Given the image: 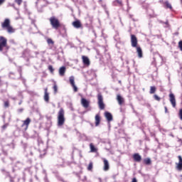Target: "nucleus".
<instances>
[{
  "label": "nucleus",
  "mask_w": 182,
  "mask_h": 182,
  "mask_svg": "<svg viewBox=\"0 0 182 182\" xmlns=\"http://www.w3.org/2000/svg\"><path fill=\"white\" fill-rule=\"evenodd\" d=\"M1 28L3 29H6L8 33H14L15 29L11 26V20L9 18H6L4 21L1 23Z\"/></svg>",
  "instance_id": "obj_1"
},
{
  "label": "nucleus",
  "mask_w": 182,
  "mask_h": 182,
  "mask_svg": "<svg viewBox=\"0 0 182 182\" xmlns=\"http://www.w3.org/2000/svg\"><path fill=\"white\" fill-rule=\"evenodd\" d=\"M65 110L63 108H61L58 112V126L60 127L65 124Z\"/></svg>",
  "instance_id": "obj_2"
},
{
  "label": "nucleus",
  "mask_w": 182,
  "mask_h": 182,
  "mask_svg": "<svg viewBox=\"0 0 182 182\" xmlns=\"http://www.w3.org/2000/svg\"><path fill=\"white\" fill-rule=\"evenodd\" d=\"M49 21L53 29H58L60 27V22H59V20L56 17L52 16L50 18Z\"/></svg>",
  "instance_id": "obj_3"
},
{
  "label": "nucleus",
  "mask_w": 182,
  "mask_h": 182,
  "mask_svg": "<svg viewBox=\"0 0 182 182\" xmlns=\"http://www.w3.org/2000/svg\"><path fill=\"white\" fill-rule=\"evenodd\" d=\"M8 40L4 36H0V52L4 50V48H6Z\"/></svg>",
  "instance_id": "obj_4"
},
{
  "label": "nucleus",
  "mask_w": 182,
  "mask_h": 182,
  "mask_svg": "<svg viewBox=\"0 0 182 182\" xmlns=\"http://www.w3.org/2000/svg\"><path fill=\"white\" fill-rule=\"evenodd\" d=\"M131 46H132V48H137L139 46L137 37H136L134 34L131 35Z\"/></svg>",
  "instance_id": "obj_5"
},
{
  "label": "nucleus",
  "mask_w": 182,
  "mask_h": 182,
  "mask_svg": "<svg viewBox=\"0 0 182 182\" xmlns=\"http://www.w3.org/2000/svg\"><path fill=\"white\" fill-rule=\"evenodd\" d=\"M97 98L99 107L101 110H103V109H105V103H103V96H102L100 94H98Z\"/></svg>",
  "instance_id": "obj_6"
},
{
  "label": "nucleus",
  "mask_w": 182,
  "mask_h": 182,
  "mask_svg": "<svg viewBox=\"0 0 182 182\" xmlns=\"http://www.w3.org/2000/svg\"><path fill=\"white\" fill-rule=\"evenodd\" d=\"M102 160L103 161L104 163V167H103V170L104 171H109V168H110V165L109 164V161H107V159L102 158Z\"/></svg>",
  "instance_id": "obj_7"
},
{
  "label": "nucleus",
  "mask_w": 182,
  "mask_h": 182,
  "mask_svg": "<svg viewBox=\"0 0 182 182\" xmlns=\"http://www.w3.org/2000/svg\"><path fill=\"white\" fill-rule=\"evenodd\" d=\"M81 105L82 107H85V109H87L89 106H90V101L86 100V98H82L81 99Z\"/></svg>",
  "instance_id": "obj_8"
},
{
  "label": "nucleus",
  "mask_w": 182,
  "mask_h": 182,
  "mask_svg": "<svg viewBox=\"0 0 182 182\" xmlns=\"http://www.w3.org/2000/svg\"><path fill=\"white\" fill-rule=\"evenodd\" d=\"M69 80L72 87L73 88L74 92H77V87L75 84V77L70 76L69 77Z\"/></svg>",
  "instance_id": "obj_9"
},
{
  "label": "nucleus",
  "mask_w": 182,
  "mask_h": 182,
  "mask_svg": "<svg viewBox=\"0 0 182 182\" xmlns=\"http://www.w3.org/2000/svg\"><path fill=\"white\" fill-rule=\"evenodd\" d=\"M169 100L173 106V107H176V97L174 96V94L173 92H171L169 94Z\"/></svg>",
  "instance_id": "obj_10"
},
{
  "label": "nucleus",
  "mask_w": 182,
  "mask_h": 182,
  "mask_svg": "<svg viewBox=\"0 0 182 182\" xmlns=\"http://www.w3.org/2000/svg\"><path fill=\"white\" fill-rule=\"evenodd\" d=\"M31 124V118H27L26 120L23 121L21 127H25V130H28V127H29V124Z\"/></svg>",
  "instance_id": "obj_11"
},
{
  "label": "nucleus",
  "mask_w": 182,
  "mask_h": 182,
  "mask_svg": "<svg viewBox=\"0 0 182 182\" xmlns=\"http://www.w3.org/2000/svg\"><path fill=\"white\" fill-rule=\"evenodd\" d=\"M73 26H74V28H75L76 29H79L82 28V23H80V21L76 20L73 22Z\"/></svg>",
  "instance_id": "obj_12"
},
{
  "label": "nucleus",
  "mask_w": 182,
  "mask_h": 182,
  "mask_svg": "<svg viewBox=\"0 0 182 182\" xmlns=\"http://www.w3.org/2000/svg\"><path fill=\"white\" fill-rule=\"evenodd\" d=\"M135 48L136 49V53L138 55V58H139V59H141V58H143V50H141V48L140 47V46Z\"/></svg>",
  "instance_id": "obj_13"
},
{
  "label": "nucleus",
  "mask_w": 182,
  "mask_h": 182,
  "mask_svg": "<svg viewBox=\"0 0 182 182\" xmlns=\"http://www.w3.org/2000/svg\"><path fill=\"white\" fill-rule=\"evenodd\" d=\"M82 63L85 66H89V65H90V60H89V58H87V56L82 55Z\"/></svg>",
  "instance_id": "obj_14"
},
{
  "label": "nucleus",
  "mask_w": 182,
  "mask_h": 182,
  "mask_svg": "<svg viewBox=\"0 0 182 182\" xmlns=\"http://www.w3.org/2000/svg\"><path fill=\"white\" fill-rule=\"evenodd\" d=\"M133 159L134 161H136L137 163H140V161H141V156L139 154H134L133 155Z\"/></svg>",
  "instance_id": "obj_15"
},
{
  "label": "nucleus",
  "mask_w": 182,
  "mask_h": 182,
  "mask_svg": "<svg viewBox=\"0 0 182 182\" xmlns=\"http://www.w3.org/2000/svg\"><path fill=\"white\" fill-rule=\"evenodd\" d=\"M178 159L179 160V162L178 164H176L177 165V168L178 170H179L181 171V170H182V157L181 156H178Z\"/></svg>",
  "instance_id": "obj_16"
},
{
  "label": "nucleus",
  "mask_w": 182,
  "mask_h": 182,
  "mask_svg": "<svg viewBox=\"0 0 182 182\" xmlns=\"http://www.w3.org/2000/svg\"><path fill=\"white\" fill-rule=\"evenodd\" d=\"M44 100L47 103L49 102V93L48 92V88H45Z\"/></svg>",
  "instance_id": "obj_17"
},
{
  "label": "nucleus",
  "mask_w": 182,
  "mask_h": 182,
  "mask_svg": "<svg viewBox=\"0 0 182 182\" xmlns=\"http://www.w3.org/2000/svg\"><path fill=\"white\" fill-rule=\"evenodd\" d=\"M105 117L107 120V122H112V120H113V116L112 115V114L110 112H105Z\"/></svg>",
  "instance_id": "obj_18"
},
{
  "label": "nucleus",
  "mask_w": 182,
  "mask_h": 182,
  "mask_svg": "<svg viewBox=\"0 0 182 182\" xmlns=\"http://www.w3.org/2000/svg\"><path fill=\"white\" fill-rule=\"evenodd\" d=\"M66 72V67L63 66L59 69V75L60 76H65V73Z\"/></svg>",
  "instance_id": "obj_19"
},
{
  "label": "nucleus",
  "mask_w": 182,
  "mask_h": 182,
  "mask_svg": "<svg viewBox=\"0 0 182 182\" xmlns=\"http://www.w3.org/2000/svg\"><path fill=\"white\" fill-rule=\"evenodd\" d=\"M90 153H97V148L93 145L92 143L90 144Z\"/></svg>",
  "instance_id": "obj_20"
},
{
  "label": "nucleus",
  "mask_w": 182,
  "mask_h": 182,
  "mask_svg": "<svg viewBox=\"0 0 182 182\" xmlns=\"http://www.w3.org/2000/svg\"><path fill=\"white\" fill-rule=\"evenodd\" d=\"M117 100L119 105H123V103L124 102V99H123V97H122V96L120 95H118L117 96Z\"/></svg>",
  "instance_id": "obj_21"
},
{
  "label": "nucleus",
  "mask_w": 182,
  "mask_h": 182,
  "mask_svg": "<svg viewBox=\"0 0 182 182\" xmlns=\"http://www.w3.org/2000/svg\"><path fill=\"white\" fill-rule=\"evenodd\" d=\"M100 124V115L97 114L95 115V126L97 127Z\"/></svg>",
  "instance_id": "obj_22"
},
{
  "label": "nucleus",
  "mask_w": 182,
  "mask_h": 182,
  "mask_svg": "<svg viewBox=\"0 0 182 182\" xmlns=\"http://www.w3.org/2000/svg\"><path fill=\"white\" fill-rule=\"evenodd\" d=\"M117 4H119V6H123V3L120 0H115L113 1L114 6H117Z\"/></svg>",
  "instance_id": "obj_23"
},
{
  "label": "nucleus",
  "mask_w": 182,
  "mask_h": 182,
  "mask_svg": "<svg viewBox=\"0 0 182 182\" xmlns=\"http://www.w3.org/2000/svg\"><path fill=\"white\" fill-rule=\"evenodd\" d=\"M144 163L145 164H146V166H149L150 164H151V159H150V158H146L144 159Z\"/></svg>",
  "instance_id": "obj_24"
},
{
  "label": "nucleus",
  "mask_w": 182,
  "mask_h": 182,
  "mask_svg": "<svg viewBox=\"0 0 182 182\" xmlns=\"http://www.w3.org/2000/svg\"><path fill=\"white\" fill-rule=\"evenodd\" d=\"M165 5V8H168L169 9H172L173 7L171 6V4L170 3H168V1H166L164 3Z\"/></svg>",
  "instance_id": "obj_25"
},
{
  "label": "nucleus",
  "mask_w": 182,
  "mask_h": 182,
  "mask_svg": "<svg viewBox=\"0 0 182 182\" xmlns=\"http://www.w3.org/2000/svg\"><path fill=\"white\" fill-rule=\"evenodd\" d=\"M160 23H163L164 28H168L170 26L168 25V21H166V22H163L162 21H159Z\"/></svg>",
  "instance_id": "obj_26"
},
{
  "label": "nucleus",
  "mask_w": 182,
  "mask_h": 182,
  "mask_svg": "<svg viewBox=\"0 0 182 182\" xmlns=\"http://www.w3.org/2000/svg\"><path fill=\"white\" fill-rule=\"evenodd\" d=\"M149 93L151 95H153L154 93H156V87L151 86V88H150Z\"/></svg>",
  "instance_id": "obj_27"
},
{
  "label": "nucleus",
  "mask_w": 182,
  "mask_h": 182,
  "mask_svg": "<svg viewBox=\"0 0 182 182\" xmlns=\"http://www.w3.org/2000/svg\"><path fill=\"white\" fill-rule=\"evenodd\" d=\"M154 99H155V100H156L157 102H160V100H161V98H160V97H159V95H154Z\"/></svg>",
  "instance_id": "obj_28"
},
{
  "label": "nucleus",
  "mask_w": 182,
  "mask_h": 182,
  "mask_svg": "<svg viewBox=\"0 0 182 182\" xmlns=\"http://www.w3.org/2000/svg\"><path fill=\"white\" fill-rule=\"evenodd\" d=\"M92 168H93V164L91 162V163H90L89 165H88L87 170H88L89 171H91V170H92Z\"/></svg>",
  "instance_id": "obj_29"
},
{
  "label": "nucleus",
  "mask_w": 182,
  "mask_h": 182,
  "mask_svg": "<svg viewBox=\"0 0 182 182\" xmlns=\"http://www.w3.org/2000/svg\"><path fill=\"white\" fill-rule=\"evenodd\" d=\"M47 43H48V45H53V43H54L53 40L51 38H48L47 40Z\"/></svg>",
  "instance_id": "obj_30"
},
{
  "label": "nucleus",
  "mask_w": 182,
  "mask_h": 182,
  "mask_svg": "<svg viewBox=\"0 0 182 182\" xmlns=\"http://www.w3.org/2000/svg\"><path fill=\"white\" fill-rule=\"evenodd\" d=\"M10 6H12V8H14V9H15L16 11H18V14H19V9H18V8H16V6H15V4H10Z\"/></svg>",
  "instance_id": "obj_31"
},
{
  "label": "nucleus",
  "mask_w": 182,
  "mask_h": 182,
  "mask_svg": "<svg viewBox=\"0 0 182 182\" xmlns=\"http://www.w3.org/2000/svg\"><path fill=\"white\" fill-rule=\"evenodd\" d=\"M48 70H50V73H53V72H55V69H53L52 65L48 66Z\"/></svg>",
  "instance_id": "obj_32"
},
{
  "label": "nucleus",
  "mask_w": 182,
  "mask_h": 182,
  "mask_svg": "<svg viewBox=\"0 0 182 182\" xmlns=\"http://www.w3.org/2000/svg\"><path fill=\"white\" fill-rule=\"evenodd\" d=\"M9 77H11V79H16V77H15V74L14 73H10Z\"/></svg>",
  "instance_id": "obj_33"
},
{
  "label": "nucleus",
  "mask_w": 182,
  "mask_h": 182,
  "mask_svg": "<svg viewBox=\"0 0 182 182\" xmlns=\"http://www.w3.org/2000/svg\"><path fill=\"white\" fill-rule=\"evenodd\" d=\"M14 2H16V4H18L19 6L20 5H22V0H14Z\"/></svg>",
  "instance_id": "obj_34"
},
{
  "label": "nucleus",
  "mask_w": 182,
  "mask_h": 182,
  "mask_svg": "<svg viewBox=\"0 0 182 182\" xmlns=\"http://www.w3.org/2000/svg\"><path fill=\"white\" fill-rule=\"evenodd\" d=\"M178 48H179L180 50H181V52H182V41H180L178 42Z\"/></svg>",
  "instance_id": "obj_35"
},
{
  "label": "nucleus",
  "mask_w": 182,
  "mask_h": 182,
  "mask_svg": "<svg viewBox=\"0 0 182 182\" xmlns=\"http://www.w3.org/2000/svg\"><path fill=\"white\" fill-rule=\"evenodd\" d=\"M53 90L55 93L58 92V85H56V84L54 85Z\"/></svg>",
  "instance_id": "obj_36"
},
{
  "label": "nucleus",
  "mask_w": 182,
  "mask_h": 182,
  "mask_svg": "<svg viewBox=\"0 0 182 182\" xmlns=\"http://www.w3.org/2000/svg\"><path fill=\"white\" fill-rule=\"evenodd\" d=\"M4 107H9V101H6L4 102Z\"/></svg>",
  "instance_id": "obj_37"
},
{
  "label": "nucleus",
  "mask_w": 182,
  "mask_h": 182,
  "mask_svg": "<svg viewBox=\"0 0 182 182\" xmlns=\"http://www.w3.org/2000/svg\"><path fill=\"white\" fill-rule=\"evenodd\" d=\"M179 118L181 120H182V109L179 110Z\"/></svg>",
  "instance_id": "obj_38"
},
{
  "label": "nucleus",
  "mask_w": 182,
  "mask_h": 182,
  "mask_svg": "<svg viewBox=\"0 0 182 182\" xmlns=\"http://www.w3.org/2000/svg\"><path fill=\"white\" fill-rule=\"evenodd\" d=\"M6 127H8V124H5L4 125H3L2 126L3 130H5V129H6Z\"/></svg>",
  "instance_id": "obj_39"
},
{
  "label": "nucleus",
  "mask_w": 182,
  "mask_h": 182,
  "mask_svg": "<svg viewBox=\"0 0 182 182\" xmlns=\"http://www.w3.org/2000/svg\"><path fill=\"white\" fill-rule=\"evenodd\" d=\"M43 2H45V0H42ZM41 0H38L36 4H41V2H42Z\"/></svg>",
  "instance_id": "obj_40"
},
{
  "label": "nucleus",
  "mask_w": 182,
  "mask_h": 182,
  "mask_svg": "<svg viewBox=\"0 0 182 182\" xmlns=\"http://www.w3.org/2000/svg\"><path fill=\"white\" fill-rule=\"evenodd\" d=\"M164 109H165V113H168V111L167 109V107H164Z\"/></svg>",
  "instance_id": "obj_41"
},
{
  "label": "nucleus",
  "mask_w": 182,
  "mask_h": 182,
  "mask_svg": "<svg viewBox=\"0 0 182 182\" xmlns=\"http://www.w3.org/2000/svg\"><path fill=\"white\" fill-rule=\"evenodd\" d=\"M4 2H5V0H0V5H2V4H4Z\"/></svg>",
  "instance_id": "obj_42"
},
{
  "label": "nucleus",
  "mask_w": 182,
  "mask_h": 182,
  "mask_svg": "<svg viewBox=\"0 0 182 182\" xmlns=\"http://www.w3.org/2000/svg\"><path fill=\"white\" fill-rule=\"evenodd\" d=\"M132 182H137V179L136 178H134Z\"/></svg>",
  "instance_id": "obj_43"
},
{
  "label": "nucleus",
  "mask_w": 182,
  "mask_h": 182,
  "mask_svg": "<svg viewBox=\"0 0 182 182\" xmlns=\"http://www.w3.org/2000/svg\"><path fill=\"white\" fill-rule=\"evenodd\" d=\"M18 112H20L21 113H22V112H23V109H18Z\"/></svg>",
  "instance_id": "obj_44"
},
{
  "label": "nucleus",
  "mask_w": 182,
  "mask_h": 182,
  "mask_svg": "<svg viewBox=\"0 0 182 182\" xmlns=\"http://www.w3.org/2000/svg\"><path fill=\"white\" fill-rule=\"evenodd\" d=\"M98 180L100 182H102V178H98Z\"/></svg>",
  "instance_id": "obj_45"
},
{
  "label": "nucleus",
  "mask_w": 182,
  "mask_h": 182,
  "mask_svg": "<svg viewBox=\"0 0 182 182\" xmlns=\"http://www.w3.org/2000/svg\"><path fill=\"white\" fill-rule=\"evenodd\" d=\"M36 55H39V53L38 52H36Z\"/></svg>",
  "instance_id": "obj_46"
},
{
  "label": "nucleus",
  "mask_w": 182,
  "mask_h": 182,
  "mask_svg": "<svg viewBox=\"0 0 182 182\" xmlns=\"http://www.w3.org/2000/svg\"><path fill=\"white\" fill-rule=\"evenodd\" d=\"M19 105H21V102H19Z\"/></svg>",
  "instance_id": "obj_47"
},
{
  "label": "nucleus",
  "mask_w": 182,
  "mask_h": 182,
  "mask_svg": "<svg viewBox=\"0 0 182 182\" xmlns=\"http://www.w3.org/2000/svg\"><path fill=\"white\" fill-rule=\"evenodd\" d=\"M181 69H182V68H181Z\"/></svg>",
  "instance_id": "obj_48"
}]
</instances>
